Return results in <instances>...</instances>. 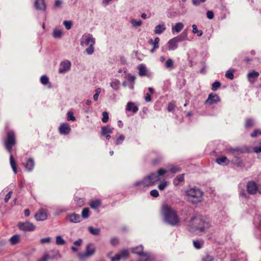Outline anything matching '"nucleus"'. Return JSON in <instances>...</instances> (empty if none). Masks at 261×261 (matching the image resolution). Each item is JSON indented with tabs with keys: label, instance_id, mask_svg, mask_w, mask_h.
Here are the masks:
<instances>
[{
	"label": "nucleus",
	"instance_id": "obj_1",
	"mask_svg": "<svg viewBox=\"0 0 261 261\" xmlns=\"http://www.w3.org/2000/svg\"><path fill=\"white\" fill-rule=\"evenodd\" d=\"M180 170L181 169L178 166L173 165H172L168 170L160 169L156 172L151 173L145 176L142 180L136 181L134 185L136 187H140L141 186L147 187H150L154 185L157 181L161 180L162 179L161 176L168 171L175 173L179 172Z\"/></svg>",
	"mask_w": 261,
	"mask_h": 261
},
{
	"label": "nucleus",
	"instance_id": "obj_2",
	"mask_svg": "<svg viewBox=\"0 0 261 261\" xmlns=\"http://www.w3.org/2000/svg\"><path fill=\"white\" fill-rule=\"evenodd\" d=\"M162 213L165 221L171 226H177L179 224L180 219L177 212L167 204H164L162 207Z\"/></svg>",
	"mask_w": 261,
	"mask_h": 261
},
{
	"label": "nucleus",
	"instance_id": "obj_3",
	"mask_svg": "<svg viewBox=\"0 0 261 261\" xmlns=\"http://www.w3.org/2000/svg\"><path fill=\"white\" fill-rule=\"evenodd\" d=\"M16 141L15 135L13 131H9L7 133V138L4 141V144L7 150L10 153V163L11 166L15 174L17 173V167L15 161L11 154L12 147L16 144Z\"/></svg>",
	"mask_w": 261,
	"mask_h": 261
},
{
	"label": "nucleus",
	"instance_id": "obj_4",
	"mask_svg": "<svg viewBox=\"0 0 261 261\" xmlns=\"http://www.w3.org/2000/svg\"><path fill=\"white\" fill-rule=\"evenodd\" d=\"M187 201L192 204H197L203 200V192L199 188H191L185 191Z\"/></svg>",
	"mask_w": 261,
	"mask_h": 261
},
{
	"label": "nucleus",
	"instance_id": "obj_5",
	"mask_svg": "<svg viewBox=\"0 0 261 261\" xmlns=\"http://www.w3.org/2000/svg\"><path fill=\"white\" fill-rule=\"evenodd\" d=\"M202 221V216L196 215L193 217L189 221L188 228L192 232H203L208 229L207 223L205 222V226H198L199 223Z\"/></svg>",
	"mask_w": 261,
	"mask_h": 261
},
{
	"label": "nucleus",
	"instance_id": "obj_6",
	"mask_svg": "<svg viewBox=\"0 0 261 261\" xmlns=\"http://www.w3.org/2000/svg\"><path fill=\"white\" fill-rule=\"evenodd\" d=\"M95 44V39L92 35L89 33H85L82 36L80 40V44L83 46H88L86 49V53L91 55L94 51V45Z\"/></svg>",
	"mask_w": 261,
	"mask_h": 261
},
{
	"label": "nucleus",
	"instance_id": "obj_7",
	"mask_svg": "<svg viewBox=\"0 0 261 261\" xmlns=\"http://www.w3.org/2000/svg\"><path fill=\"white\" fill-rule=\"evenodd\" d=\"M96 248L93 244L89 243L87 245L86 250L84 253H80L78 254V257L82 261L92 256L95 252Z\"/></svg>",
	"mask_w": 261,
	"mask_h": 261
},
{
	"label": "nucleus",
	"instance_id": "obj_8",
	"mask_svg": "<svg viewBox=\"0 0 261 261\" xmlns=\"http://www.w3.org/2000/svg\"><path fill=\"white\" fill-rule=\"evenodd\" d=\"M226 151L231 154H237L239 153H248L251 152V148L246 146H239L234 148L229 147L226 149Z\"/></svg>",
	"mask_w": 261,
	"mask_h": 261
},
{
	"label": "nucleus",
	"instance_id": "obj_9",
	"mask_svg": "<svg viewBox=\"0 0 261 261\" xmlns=\"http://www.w3.org/2000/svg\"><path fill=\"white\" fill-rule=\"evenodd\" d=\"M18 228L23 231H33L35 229L36 226L30 222H19L18 224Z\"/></svg>",
	"mask_w": 261,
	"mask_h": 261
},
{
	"label": "nucleus",
	"instance_id": "obj_10",
	"mask_svg": "<svg viewBox=\"0 0 261 261\" xmlns=\"http://www.w3.org/2000/svg\"><path fill=\"white\" fill-rule=\"evenodd\" d=\"M258 185L254 181H249L246 185L247 191L249 194L255 195L257 193Z\"/></svg>",
	"mask_w": 261,
	"mask_h": 261
},
{
	"label": "nucleus",
	"instance_id": "obj_11",
	"mask_svg": "<svg viewBox=\"0 0 261 261\" xmlns=\"http://www.w3.org/2000/svg\"><path fill=\"white\" fill-rule=\"evenodd\" d=\"M220 99L219 96L215 93H210L208 95V98L205 101V104H207L209 105H212L214 104L217 103L219 102Z\"/></svg>",
	"mask_w": 261,
	"mask_h": 261
},
{
	"label": "nucleus",
	"instance_id": "obj_12",
	"mask_svg": "<svg viewBox=\"0 0 261 261\" xmlns=\"http://www.w3.org/2000/svg\"><path fill=\"white\" fill-rule=\"evenodd\" d=\"M138 69L139 70V75L140 76L150 77L151 75V72L148 70L146 65L144 64L139 65L138 67Z\"/></svg>",
	"mask_w": 261,
	"mask_h": 261
},
{
	"label": "nucleus",
	"instance_id": "obj_13",
	"mask_svg": "<svg viewBox=\"0 0 261 261\" xmlns=\"http://www.w3.org/2000/svg\"><path fill=\"white\" fill-rule=\"evenodd\" d=\"M71 67V63L68 60H65L62 62L60 65L59 72L63 73L68 71Z\"/></svg>",
	"mask_w": 261,
	"mask_h": 261
},
{
	"label": "nucleus",
	"instance_id": "obj_14",
	"mask_svg": "<svg viewBox=\"0 0 261 261\" xmlns=\"http://www.w3.org/2000/svg\"><path fill=\"white\" fill-rule=\"evenodd\" d=\"M35 218L37 221H44L47 218L46 212L43 208L40 209L35 214Z\"/></svg>",
	"mask_w": 261,
	"mask_h": 261
},
{
	"label": "nucleus",
	"instance_id": "obj_15",
	"mask_svg": "<svg viewBox=\"0 0 261 261\" xmlns=\"http://www.w3.org/2000/svg\"><path fill=\"white\" fill-rule=\"evenodd\" d=\"M233 157L231 159V163L237 167L244 166V163L242 159L237 154H231Z\"/></svg>",
	"mask_w": 261,
	"mask_h": 261
},
{
	"label": "nucleus",
	"instance_id": "obj_16",
	"mask_svg": "<svg viewBox=\"0 0 261 261\" xmlns=\"http://www.w3.org/2000/svg\"><path fill=\"white\" fill-rule=\"evenodd\" d=\"M178 42L174 37L169 40L167 43L168 48L169 50H174L178 47Z\"/></svg>",
	"mask_w": 261,
	"mask_h": 261
},
{
	"label": "nucleus",
	"instance_id": "obj_17",
	"mask_svg": "<svg viewBox=\"0 0 261 261\" xmlns=\"http://www.w3.org/2000/svg\"><path fill=\"white\" fill-rule=\"evenodd\" d=\"M35 7L37 10L44 11L46 8L45 0H36Z\"/></svg>",
	"mask_w": 261,
	"mask_h": 261
},
{
	"label": "nucleus",
	"instance_id": "obj_18",
	"mask_svg": "<svg viewBox=\"0 0 261 261\" xmlns=\"http://www.w3.org/2000/svg\"><path fill=\"white\" fill-rule=\"evenodd\" d=\"M259 74V72L253 71L248 73L247 77L248 80L251 83H254L258 77Z\"/></svg>",
	"mask_w": 261,
	"mask_h": 261
},
{
	"label": "nucleus",
	"instance_id": "obj_19",
	"mask_svg": "<svg viewBox=\"0 0 261 261\" xmlns=\"http://www.w3.org/2000/svg\"><path fill=\"white\" fill-rule=\"evenodd\" d=\"M67 219L72 223H78L81 221L80 216L74 213L68 215Z\"/></svg>",
	"mask_w": 261,
	"mask_h": 261
},
{
	"label": "nucleus",
	"instance_id": "obj_20",
	"mask_svg": "<svg viewBox=\"0 0 261 261\" xmlns=\"http://www.w3.org/2000/svg\"><path fill=\"white\" fill-rule=\"evenodd\" d=\"M70 128L68 123H63L59 127V132L61 134L66 135L69 133Z\"/></svg>",
	"mask_w": 261,
	"mask_h": 261
},
{
	"label": "nucleus",
	"instance_id": "obj_21",
	"mask_svg": "<svg viewBox=\"0 0 261 261\" xmlns=\"http://www.w3.org/2000/svg\"><path fill=\"white\" fill-rule=\"evenodd\" d=\"M166 27L164 22H162L157 25L154 30V33L155 34H161L166 30Z\"/></svg>",
	"mask_w": 261,
	"mask_h": 261
},
{
	"label": "nucleus",
	"instance_id": "obj_22",
	"mask_svg": "<svg viewBox=\"0 0 261 261\" xmlns=\"http://www.w3.org/2000/svg\"><path fill=\"white\" fill-rule=\"evenodd\" d=\"M139 110V108L137 106L135 105V103L133 102H128L127 103L126 107V111H132L134 113H137Z\"/></svg>",
	"mask_w": 261,
	"mask_h": 261
},
{
	"label": "nucleus",
	"instance_id": "obj_23",
	"mask_svg": "<svg viewBox=\"0 0 261 261\" xmlns=\"http://www.w3.org/2000/svg\"><path fill=\"white\" fill-rule=\"evenodd\" d=\"M132 252L135 254H137L138 255L140 256L141 257H142L143 254H145L146 253L143 252V247L142 245H140L135 248H133L132 249Z\"/></svg>",
	"mask_w": 261,
	"mask_h": 261
},
{
	"label": "nucleus",
	"instance_id": "obj_24",
	"mask_svg": "<svg viewBox=\"0 0 261 261\" xmlns=\"http://www.w3.org/2000/svg\"><path fill=\"white\" fill-rule=\"evenodd\" d=\"M58 254H55L53 256L50 255L47 252L43 254L42 256L39 258L37 261H48L49 259H54L57 258Z\"/></svg>",
	"mask_w": 261,
	"mask_h": 261
},
{
	"label": "nucleus",
	"instance_id": "obj_25",
	"mask_svg": "<svg viewBox=\"0 0 261 261\" xmlns=\"http://www.w3.org/2000/svg\"><path fill=\"white\" fill-rule=\"evenodd\" d=\"M34 165V160L32 158H30L27 160L25 167L28 171L30 172L33 170Z\"/></svg>",
	"mask_w": 261,
	"mask_h": 261
},
{
	"label": "nucleus",
	"instance_id": "obj_26",
	"mask_svg": "<svg viewBox=\"0 0 261 261\" xmlns=\"http://www.w3.org/2000/svg\"><path fill=\"white\" fill-rule=\"evenodd\" d=\"M113 131V128L111 127L109 125L101 127V135L106 136L108 134H112Z\"/></svg>",
	"mask_w": 261,
	"mask_h": 261
},
{
	"label": "nucleus",
	"instance_id": "obj_27",
	"mask_svg": "<svg viewBox=\"0 0 261 261\" xmlns=\"http://www.w3.org/2000/svg\"><path fill=\"white\" fill-rule=\"evenodd\" d=\"M184 181V174H179L177 175L173 180V184L177 186L181 182H183Z\"/></svg>",
	"mask_w": 261,
	"mask_h": 261
},
{
	"label": "nucleus",
	"instance_id": "obj_28",
	"mask_svg": "<svg viewBox=\"0 0 261 261\" xmlns=\"http://www.w3.org/2000/svg\"><path fill=\"white\" fill-rule=\"evenodd\" d=\"M184 27V25L182 22H177L172 27V32L179 33L182 30Z\"/></svg>",
	"mask_w": 261,
	"mask_h": 261
},
{
	"label": "nucleus",
	"instance_id": "obj_29",
	"mask_svg": "<svg viewBox=\"0 0 261 261\" xmlns=\"http://www.w3.org/2000/svg\"><path fill=\"white\" fill-rule=\"evenodd\" d=\"M176 40L178 42H181L184 40H188L187 37V31H184L181 34L179 35L174 37Z\"/></svg>",
	"mask_w": 261,
	"mask_h": 261
},
{
	"label": "nucleus",
	"instance_id": "obj_30",
	"mask_svg": "<svg viewBox=\"0 0 261 261\" xmlns=\"http://www.w3.org/2000/svg\"><path fill=\"white\" fill-rule=\"evenodd\" d=\"M120 82L117 79H114L110 83V86L115 90L118 91L119 89Z\"/></svg>",
	"mask_w": 261,
	"mask_h": 261
},
{
	"label": "nucleus",
	"instance_id": "obj_31",
	"mask_svg": "<svg viewBox=\"0 0 261 261\" xmlns=\"http://www.w3.org/2000/svg\"><path fill=\"white\" fill-rule=\"evenodd\" d=\"M216 163L219 165H228L229 161L226 156H221L216 159Z\"/></svg>",
	"mask_w": 261,
	"mask_h": 261
},
{
	"label": "nucleus",
	"instance_id": "obj_32",
	"mask_svg": "<svg viewBox=\"0 0 261 261\" xmlns=\"http://www.w3.org/2000/svg\"><path fill=\"white\" fill-rule=\"evenodd\" d=\"M160 41V38L156 37L154 40L150 39L148 41V43L154 47V48H158L159 47V43Z\"/></svg>",
	"mask_w": 261,
	"mask_h": 261
},
{
	"label": "nucleus",
	"instance_id": "obj_33",
	"mask_svg": "<svg viewBox=\"0 0 261 261\" xmlns=\"http://www.w3.org/2000/svg\"><path fill=\"white\" fill-rule=\"evenodd\" d=\"M204 242L202 240H198L193 241V245L197 249H200L203 245Z\"/></svg>",
	"mask_w": 261,
	"mask_h": 261
},
{
	"label": "nucleus",
	"instance_id": "obj_34",
	"mask_svg": "<svg viewBox=\"0 0 261 261\" xmlns=\"http://www.w3.org/2000/svg\"><path fill=\"white\" fill-rule=\"evenodd\" d=\"M165 67L169 69V70H171V69L174 68V63L173 60L171 59H168L166 63H165Z\"/></svg>",
	"mask_w": 261,
	"mask_h": 261
},
{
	"label": "nucleus",
	"instance_id": "obj_35",
	"mask_svg": "<svg viewBox=\"0 0 261 261\" xmlns=\"http://www.w3.org/2000/svg\"><path fill=\"white\" fill-rule=\"evenodd\" d=\"M88 230L90 233L93 235H98L100 232V229L98 228H95L92 226L88 227Z\"/></svg>",
	"mask_w": 261,
	"mask_h": 261
},
{
	"label": "nucleus",
	"instance_id": "obj_36",
	"mask_svg": "<svg viewBox=\"0 0 261 261\" xmlns=\"http://www.w3.org/2000/svg\"><path fill=\"white\" fill-rule=\"evenodd\" d=\"M133 27H138L142 25V21L141 20H137L135 19H131L130 21Z\"/></svg>",
	"mask_w": 261,
	"mask_h": 261
},
{
	"label": "nucleus",
	"instance_id": "obj_37",
	"mask_svg": "<svg viewBox=\"0 0 261 261\" xmlns=\"http://www.w3.org/2000/svg\"><path fill=\"white\" fill-rule=\"evenodd\" d=\"M66 242L61 236H57L56 238V243L58 245H64Z\"/></svg>",
	"mask_w": 261,
	"mask_h": 261
},
{
	"label": "nucleus",
	"instance_id": "obj_38",
	"mask_svg": "<svg viewBox=\"0 0 261 261\" xmlns=\"http://www.w3.org/2000/svg\"><path fill=\"white\" fill-rule=\"evenodd\" d=\"M40 82L44 85H46L49 84L48 87H51V84L49 83V79L47 76L42 75L40 78Z\"/></svg>",
	"mask_w": 261,
	"mask_h": 261
},
{
	"label": "nucleus",
	"instance_id": "obj_39",
	"mask_svg": "<svg viewBox=\"0 0 261 261\" xmlns=\"http://www.w3.org/2000/svg\"><path fill=\"white\" fill-rule=\"evenodd\" d=\"M140 261H153V258L150 254L147 253L143 254Z\"/></svg>",
	"mask_w": 261,
	"mask_h": 261
},
{
	"label": "nucleus",
	"instance_id": "obj_40",
	"mask_svg": "<svg viewBox=\"0 0 261 261\" xmlns=\"http://www.w3.org/2000/svg\"><path fill=\"white\" fill-rule=\"evenodd\" d=\"M192 32L193 34H197L198 36H201L203 34V32L201 30H198L196 24H193L192 26Z\"/></svg>",
	"mask_w": 261,
	"mask_h": 261
},
{
	"label": "nucleus",
	"instance_id": "obj_41",
	"mask_svg": "<svg viewBox=\"0 0 261 261\" xmlns=\"http://www.w3.org/2000/svg\"><path fill=\"white\" fill-rule=\"evenodd\" d=\"M254 121L252 119L248 118L246 120L245 127L246 128H250L254 125Z\"/></svg>",
	"mask_w": 261,
	"mask_h": 261
},
{
	"label": "nucleus",
	"instance_id": "obj_42",
	"mask_svg": "<svg viewBox=\"0 0 261 261\" xmlns=\"http://www.w3.org/2000/svg\"><path fill=\"white\" fill-rule=\"evenodd\" d=\"M62 35V31L61 30L55 29L53 31V36L55 38H60Z\"/></svg>",
	"mask_w": 261,
	"mask_h": 261
},
{
	"label": "nucleus",
	"instance_id": "obj_43",
	"mask_svg": "<svg viewBox=\"0 0 261 261\" xmlns=\"http://www.w3.org/2000/svg\"><path fill=\"white\" fill-rule=\"evenodd\" d=\"M214 260V257L208 253L203 256L201 259V261H213Z\"/></svg>",
	"mask_w": 261,
	"mask_h": 261
},
{
	"label": "nucleus",
	"instance_id": "obj_44",
	"mask_svg": "<svg viewBox=\"0 0 261 261\" xmlns=\"http://www.w3.org/2000/svg\"><path fill=\"white\" fill-rule=\"evenodd\" d=\"M19 240V237L18 235H14L12 236L10 240L11 244L12 245H15L17 244Z\"/></svg>",
	"mask_w": 261,
	"mask_h": 261
},
{
	"label": "nucleus",
	"instance_id": "obj_45",
	"mask_svg": "<svg viewBox=\"0 0 261 261\" xmlns=\"http://www.w3.org/2000/svg\"><path fill=\"white\" fill-rule=\"evenodd\" d=\"M100 205V201L99 200H96L91 201L90 206L92 208H96Z\"/></svg>",
	"mask_w": 261,
	"mask_h": 261
},
{
	"label": "nucleus",
	"instance_id": "obj_46",
	"mask_svg": "<svg viewBox=\"0 0 261 261\" xmlns=\"http://www.w3.org/2000/svg\"><path fill=\"white\" fill-rule=\"evenodd\" d=\"M205 222L207 223L208 229L210 228V225H210V222L209 220L207 218H205L204 217H202V222L199 223V224L198 226H202H202H205V225H204L205 224Z\"/></svg>",
	"mask_w": 261,
	"mask_h": 261
},
{
	"label": "nucleus",
	"instance_id": "obj_47",
	"mask_svg": "<svg viewBox=\"0 0 261 261\" xmlns=\"http://www.w3.org/2000/svg\"><path fill=\"white\" fill-rule=\"evenodd\" d=\"M253 149L254 152L258 154L257 158L261 159V146L254 147Z\"/></svg>",
	"mask_w": 261,
	"mask_h": 261
},
{
	"label": "nucleus",
	"instance_id": "obj_48",
	"mask_svg": "<svg viewBox=\"0 0 261 261\" xmlns=\"http://www.w3.org/2000/svg\"><path fill=\"white\" fill-rule=\"evenodd\" d=\"M240 196L245 199H248L249 198L248 194L245 192L244 189H241L239 192Z\"/></svg>",
	"mask_w": 261,
	"mask_h": 261
},
{
	"label": "nucleus",
	"instance_id": "obj_49",
	"mask_svg": "<svg viewBox=\"0 0 261 261\" xmlns=\"http://www.w3.org/2000/svg\"><path fill=\"white\" fill-rule=\"evenodd\" d=\"M221 83L219 81H216L212 84V90L214 91L217 90L220 87Z\"/></svg>",
	"mask_w": 261,
	"mask_h": 261
},
{
	"label": "nucleus",
	"instance_id": "obj_50",
	"mask_svg": "<svg viewBox=\"0 0 261 261\" xmlns=\"http://www.w3.org/2000/svg\"><path fill=\"white\" fill-rule=\"evenodd\" d=\"M67 120L74 121L76 120L75 117L73 115V113L71 111H69L67 113Z\"/></svg>",
	"mask_w": 261,
	"mask_h": 261
},
{
	"label": "nucleus",
	"instance_id": "obj_51",
	"mask_svg": "<svg viewBox=\"0 0 261 261\" xmlns=\"http://www.w3.org/2000/svg\"><path fill=\"white\" fill-rule=\"evenodd\" d=\"M102 118L101 121L103 123H107L109 120V114L107 112H103L102 114Z\"/></svg>",
	"mask_w": 261,
	"mask_h": 261
},
{
	"label": "nucleus",
	"instance_id": "obj_52",
	"mask_svg": "<svg viewBox=\"0 0 261 261\" xmlns=\"http://www.w3.org/2000/svg\"><path fill=\"white\" fill-rule=\"evenodd\" d=\"M225 76L230 80H232L234 77L233 70H227V72H226Z\"/></svg>",
	"mask_w": 261,
	"mask_h": 261
},
{
	"label": "nucleus",
	"instance_id": "obj_53",
	"mask_svg": "<svg viewBox=\"0 0 261 261\" xmlns=\"http://www.w3.org/2000/svg\"><path fill=\"white\" fill-rule=\"evenodd\" d=\"M82 217L84 219L88 218L89 216V211L87 208H85L83 210L82 212Z\"/></svg>",
	"mask_w": 261,
	"mask_h": 261
},
{
	"label": "nucleus",
	"instance_id": "obj_54",
	"mask_svg": "<svg viewBox=\"0 0 261 261\" xmlns=\"http://www.w3.org/2000/svg\"><path fill=\"white\" fill-rule=\"evenodd\" d=\"M63 24L64 25L66 29L69 30L71 29L72 23L71 21L64 20L63 21Z\"/></svg>",
	"mask_w": 261,
	"mask_h": 261
},
{
	"label": "nucleus",
	"instance_id": "obj_55",
	"mask_svg": "<svg viewBox=\"0 0 261 261\" xmlns=\"http://www.w3.org/2000/svg\"><path fill=\"white\" fill-rule=\"evenodd\" d=\"M206 0H192V4L195 6H198L201 4L204 3Z\"/></svg>",
	"mask_w": 261,
	"mask_h": 261
},
{
	"label": "nucleus",
	"instance_id": "obj_56",
	"mask_svg": "<svg viewBox=\"0 0 261 261\" xmlns=\"http://www.w3.org/2000/svg\"><path fill=\"white\" fill-rule=\"evenodd\" d=\"M101 92V89L98 88H97L96 90H95V94L93 95V99L95 100V101H97L98 100V96H99V95L100 94Z\"/></svg>",
	"mask_w": 261,
	"mask_h": 261
},
{
	"label": "nucleus",
	"instance_id": "obj_57",
	"mask_svg": "<svg viewBox=\"0 0 261 261\" xmlns=\"http://www.w3.org/2000/svg\"><path fill=\"white\" fill-rule=\"evenodd\" d=\"M124 136L122 135H120L116 140L115 144L119 145L121 144L124 140Z\"/></svg>",
	"mask_w": 261,
	"mask_h": 261
},
{
	"label": "nucleus",
	"instance_id": "obj_58",
	"mask_svg": "<svg viewBox=\"0 0 261 261\" xmlns=\"http://www.w3.org/2000/svg\"><path fill=\"white\" fill-rule=\"evenodd\" d=\"M51 238L50 237H47L45 238H43L40 240V242L41 244H49L51 241Z\"/></svg>",
	"mask_w": 261,
	"mask_h": 261
},
{
	"label": "nucleus",
	"instance_id": "obj_59",
	"mask_svg": "<svg viewBox=\"0 0 261 261\" xmlns=\"http://www.w3.org/2000/svg\"><path fill=\"white\" fill-rule=\"evenodd\" d=\"M167 186V181H164V182H163L161 183L160 184H159V185L158 186V188L160 190L163 191L165 189V188Z\"/></svg>",
	"mask_w": 261,
	"mask_h": 261
},
{
	"label": "nucleus",
	"instance_id": "obj_60",
	"mask_svg": "<svg viewBox=\"0 0 261 261\" xmlns=\"http://www.w3.org/2000/svg\"><path fill=\"white\" fill-rule=\"evenodd\" d=\"M127 80L130 82V84H135L136 80V76L134 75H130L128 74L127 75Z\"/></svg>",
	"mask_w": 261,
	"mask_h": 261
},
{
	"label": "nucleus",
	"instance_id": "obj_61",
	"mask_svg": "<svg viewBox=\"0 0 261 261\" xmlns=\"http://www.w3.org/2000/svg\"><path fill=\"white\" fill-rule=\"evenodd\" d=\"M63 4V1L62 0H55L54 7L56 8H61Z\"/></svg>",
	"mask_w": 261,
	"mask_h": 261
},
{
	"label": "nucleus",
	"instance_id": "obj_62",
	"mask_svg": "<svg viewBox=\"0 0 261 261\" xmlns=\"http://www.w3.org/2000/svg\"><path fill=\"white\" fill-rule=\"evenodd\" d=\"M121 256L120 253H117L114 256L111 257V261H119L121 259Z\"/></svg>",
	"mask_w": 261,
	"mask_h": 261
},
{
	"label": "nucleus",
	"instance_id": "obj_63",
	"mask_svg": "<svg viewBox=\"0 0 261 261\" xmlns=\"http://www.w3.org/2000/svg\"><path fill=\"white\" fill-rule=\"evenodd\" d=\"M119 243V240L117 238L114 237L111 239V244L113 246L117 245Z\"/></svg>",
	"mask_w": 261,
	"mask_h": 261
},
{
	"label": "nucleus",
	"instance_id": "obj_64",
	"mask_svg": "<svg viewBox=\"0 0 261 261\" xmlns=\"http://www.w3.org/2000/svg\"><path fill=\"white\" fill-rule=\"evenodd\" d=\"M258 135H261V130H259V129H256V130H254L252 133L251 134L250 136L252 137H256Z\"/></svg>",
	"mask_w": 261,
	"mask_h": 261
}]
</instances>
